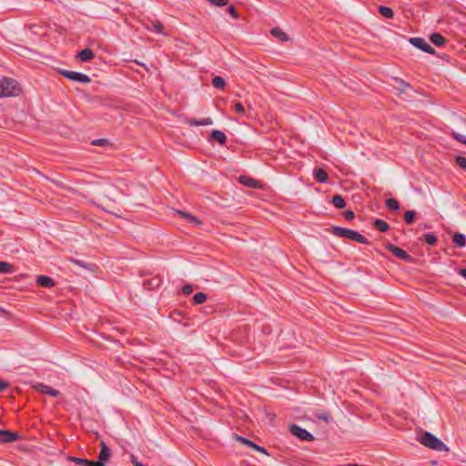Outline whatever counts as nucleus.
<instances>
[{
    "mask_svg": "<svg viewBox=\"0 0 466 466\" xmlns=\"http://www.w3.org/2000/svg\"><path fill=\"white\" fill-rule=\"evenodd\" d=\"M228 14L233 17V18H238V14L237 12V9L234 7V6H230L228 8Z\"/></svg>",
    "mask_w": 466,
    "mask_h": 466,
    "instance_id": "obj_39",
    "label": "nucleus"
},
{
    "mask_svg": "<svg viewBox=\"0 0 466 466\" xmlns=\"http://www.w3.org/2000/svg\"><path fill=\"white\" fill-rule=\"evenodd\" d=\"M314 177L320 183L326 182L328 179V175L326 171L322 168L315 169Z\"/></svg>",
    "mask_w": 466,
    "mask_h": 466,
    "instance_id": "obj_21",
    "label": "nucleus"
},
{
    "mask_svg": "<svg viewBox=\"0 0 466 466\" xmlns=\"http://www.w3.org/2000/svg\"><path fill=\"white\" fill-rule=\"evenodd\" d=\"M72 262H73V263H75V264H77V265H79V266H81V267H85V265H84L82 262L77 261V260H76V259H72Z\"/></svg>",
    "mask_w": 466,
    "mask_h": 466,
    "instance_id": "obj_46",
    "label": "nucleus"
},
{
    "mask_svg": "<svg viewBox=\"0 0 466 466\" xmlns=\"http://www.w3.org/2000/svg\"><path fill=\"white\" fill-rule=\"evenodd\" d=\"M331 202L338 208H343L346 206L345 200L340 195H335L332 197Z\"/></svg>",
    "mask_w": 466,
    "mask_h": 466,
    "instance_id": "obj_22",
    "label": "nucleus"
},
{
    "mask_svg": "<svg viewBox=\"0 0 466 466\" xmlns=\"http://www.w3.org/2000/svg\"><path fill=\"white\" fill-rule=\"evenodd\" d=\"M332 232L336 236L346 238L354 240L358 243H361V244L369 243V240L364 236H362L359 232L352 230V229L335 227L332 228Z\"/></svg>",
    "mask_w": 466,
    "mask_h": 466,
    "instance_id": "obj_3",
    "label": "nucleus"
},
{
    "mask_svg": "<svg viewBox=\"0 0 466 466\" xmlns=\"http://www.w3.org/2000/svg\"><path fill=\"white\" fill-rule=\"evenodd\" d=\"M379 12L381 15H383L386 18H391L393 16L392 9L387 6H380Z\"/></svg>",
    "mask_w": 466,
    "mask_h": 466,
    "instance_id": "obj_26",
    "label": "nucleus"
},
{
    "mask_svg": "<svg viewBox=\"0 0 466 466\" xmlns=\"http://www.w3.org/2000/svg\"><path fill=\"white\" fill-rule=\"evenodd\" d=\"M193 300L197 305L202 304L207 300V295L202 292L197 293L194 296Z\"/></svg>",
    "mask_w": 466,
    "mask_h": 466,
    "instance_id": "obj_30",
    "label": "nucleus"
},
{
    "mask_svg": "<svg viewBox=\"0 0 466 466\" xmlns=\"http://www.w3.org/2000/svg\"><path fill=\"white\" fill-rule=\"evenodd\" d=\"M36 283L44 288H51L55 285L54 280L51 278L45 275L37 277Z\"/></svg>",
    "mask_w": 466,
    "mask_h": 466,
    "instance_id": "obj_15",
    "label": "nucleus"
},
{
    "mask_svg": "<svg viewBox=\"0 0 466 466\" xmlns=\"http://www.w3.org/2000/svg\"><path fill=\"white\" fill-rule=\"evenodd\" d=\"M418 441L424 445L425 447L437 451H444L448 452L450 449L448 446L442 442L439 438H437L435 435L430 433V432H422L418 437Z\"/></svg>",
    "mask_w": 466,
    "mask_h": 466,
    "instance_id": "obj_1",
    "label": "nucleus"
},
{
    "mask_svg": "<svg viewBox=\"0 0 466 466\" xmlns=\"http://www.w3.org/2000/svg\"><path fill=\"white\" fill-rule=\"evenodd\" d=\"M344 218H345L347 220H351V219L354 218V213H353L351 210H347V211L344 213Z\"/></svg>",
    "mask_w": 466,
    "mask_h": 466,
    "instance_id": "obj_42",
    "label": "nucleus"
},
{
    "mask_svg": "<svg viewBox=\"0 0 466 466\" xmlns=\"http://www.w3.org/2000/svg\"><path fill=\"white\" fill-rule=\"evenodd\" d=\"M13 272V266L7 262L0 261V273L8 274Z\"/></svg>",
    "mask_w": 466,
    "mask_h": 466,
    "instance_id": "obj_27",
    "label": "nucleus"
},
{
    "mask_svg": "<svg viewBox=\"0 0 466 466\" xmlns=\"http://www.w3.org/2000/svg\"><path fill=\"white\" fill-rule=\"evenodd\" d=\"M208 1L216 5H218V6L226 5L228 2V0H208Z\"/></svg>",
    "mask_w": 466,
    "mask_h": 466,
    "instance_id": "obj_37",
    "label": "nucleus"
},
{
    "mask_svg": "<svg viewBox=\"0 0 466 466\" xmlns=\"http://www.w3.org/2000/svg\"><path fill=\"white\" fill-rule=\"evenodd\" d=\"M131 462L133 463L134 466H145L144 464H142L141 462H139L137 459L136 456L134 455H131Z\"/></svg>",
    "mask_w": 466,
    "mask_h": 466,
    "instance_id": "obj_43",
    "label": "nucleus"
},
{
    "mask_svg": "<svg viewBox=\"0 0 466 466\" xmlns=\"http://www.w3.org/2000/svg\"><path fill=\"white\" fill-rule=\"evenodd\" d=\"M456 163L463 169H466V158L463 157H457Z\"/></svg>",
    "mask_w": 466,
    "mask_h": 466,
    "instance_id": "obj_35",
    "label": "nucleus"
},
{
    "mask_svg": "<svg viewBox=\"0 0 466 466\" xmlns=\"http://www.w3.org/2000/svg\"><path fill=\"white\" fill-rule=\"evenodd\" d=\"M18 439V434L14 431L0 430V442L9 443Z\"/></svg>",
    "mask_w": 466,
    "mask_h": 466,
    "instance_id": "obj_10",
    "label": "nucleus"
},
{
    "mask_svg": "<svg viewBox=\"0 0 466 466\" xmlns=\"http://www.w3.org/2000/svg\"><path fill=\"white\" fill-rule=\"evenodd\" d=\"M410 88H411L410 86L408 83H406L405 81H403V80L399 81L398 89L400 90V93H404L408 89H410Z\"/></svg>",
    "mask_w": 466,
    "mask_h": 466,
    "instance_id": "obj_32",
    "label": "nucleus"
},
{
    "mask_svg": "<svg viewBox=\"0 0 466 466\" xmlns=\"http://www.w3.org/2000/svg\"><path fill=\"white\" fill-rule=\"evenodd\" d=\"M211 137L213 139L217 140L220 145L225 144L226 139H227L226 135L222 131H219V130L212 131Z\"/></svg>",
    "mask_w": 466,
    "mask_h": 466,
    "instance_id": "obj_20",
    "label": "nucleus"
},
{
    "mask_svg": "<svg viewBox=\"0 0 466 466\" xmlns=\"http://www.w3.org/2000/svg\"><path fill=\"white\" fill-rule=\"evenodd\" d=\"M374 227H375L378 230H380V231H381V232H385V231H387V230L389 229V228H390V227H389V225H388L385 221H383V220H381V219H377V220H375V221H374Z\"/></svg>",
    "mask_w": 466,
    "mask_h": 466,
    "instance_id": "obj_25",
    "label": "nucleus"
},
{
    "mask_svg": "<svg viewBox=\"0 0 466 466\" xmlns=\"http://www.w3.org/2000/svg\"><path fill=\"white\" fill-rule=\"evenodd\" d=\"M110 455H111V451H110L109 448L106 445V443L104 441H101L98 461H94V464H102V466H106V462L108 461Z\"/></svg>",
    "mask_w": 466,
    "mask_h": 466,
    "instance_id": "obj_7",
    "label": "nucleus"
},
{
    "mask_svg": "<svg viewBox=\"0 0 466 466\" xmlns=\"http://www.w3.org/2000/svg\"><path fill=\"white\" fill-rule=\"evenodd\" d=\"M235 107V110L239 113V114H244L245 110H244V106L241 103L239 102H237L234 106Z\"/></svg>",
    "mask_w": 466,
    "mask_h": 466,
    "instance_id": "obj_38",
    "label": "nucleus"
},
{
    "mask_svg": "<svg viewBox=\"0 0 466 466\" xmlns=\"http://www.w3.org/2000/svg\"><path fill=\"white\" fill-rule=\"evenodd\" d=\"M430 39L434 45H436L438 46H441L445 43L444 37L441 34H438V33L432 34L431 35Z\"/></svg>",
    "mask_w": 466,
    "mask_h": 466,
    "instance_id": "obj_23",
    "label": "nucleus"
},
{
    "mask_svg": "<svg viewBox=\"0 0 466 466\" xmlns=\"http://www.w3.org/2000/svg\"><path fill=\"white\" fill-rule=\"evenodd\" d=\"M182 291L188 295L190 294L192 291H193V289H192V286L190 285H185L183 288H182Z\"/></svg>",
    "mask_w": 466,
    "mask_h": 466,
    "instance_id": "obj_41",
    "label": "nucleus"
},
{
    "mask_svg": "<svg viewBox=\"0 0 466 466\" xmlns=\"http://www.w3.org/2000/svg\"><path fill=\"white\" fill-rule=\"evenodd\" d=\"M318 418L328 422L330 420V415L329 413H321L318 415Z\"/></svg>",
    "mask_w": 466,
    "mask_h": 466,
    "instance_id": "obj_40",
    "label": "nucleus"
},
{
    "mask_svg": "<svg viewBox=\"0 0 466 466\" xmlns=\"http://www.w3.org/2000/svg\"><path fill=\"white\" fill-rule=\"evenodd\" d=\"M238 181L245 185V186H248L249 187H254V188H257V187H260L261 185L260 183L258 181V180H255L251 177H246V176H240L238 177Z\"/></svg>",
    "mask_w": 466,
    "mask_h": 466,
    "instance_id": "obj_14",
    "label": "nucleus"
},
{
    "mask_svg": "<svg viewBox=\"0 0 466 466\" xmlns=\"http://www.w3.org/2000/svg\"><path fill=\"white\" fill-rule=\"evenodd\" d=\"M386 206L391 210H398L400 208L399 202L394 198H389L386 200Z\"/></svg>",
    "mask_w": 466,
    "mask_h": 466,
    "instance_id": "obj_29",
    "label": "nucleus"
},
{
    "mask_svg": "<svg viewBox=\"0 0 466 466\" xmlns=\"http://www.w3.org/2000/svg\"><path fill=\"white\" fill-rule=\"evenodd\" d=\"M290 431L293 435L303 441H310L314 439L311 433L297 425H292L290 427Z\"/></svg>",
    "mask_w": 466,
    "mask_h": 466,
    "instance_id": "obj_6",
    "label": "nucleus"
},
{
    "mask_svg": "<svg viewBox=\"0 0 466 466\" xmlns=\"http://www.w3.org/2000/svg\"><path fill=\"white\" fill-rule=\"evenodd\" d=\"M452 136L456 140L466 145V136L465 135L453 131Z\"/></svg>",
    "mask_w": 466,
    "mask_h": 466,
    "instance_id": "obj_34",
    "label": "nucleus"
},
{
    "mask_svg": "<svg viewBox=\"0 0 466 466\" xmlns=\"http://www.w3.org/2000/svg\"><path fill=\"white\" fill-rule=\"evenodd\" d=\"M386 248L388 250H390L392 254H394L396 257H398L403 260H407V261L411 260V257L406 251H404L403 249H401L392 244L387 245Z\"/></svg>",
    "mask_w": 466,
    "mask_h": 466,
    "instance_id": "obj_8",
    "label": "nucleus"
},
{
    "mask_svg": "<svg viewBox=\"0 0 466 466\" xmlns=\"http://www.w3.org/2000/svg\"><path fill=\"white\" fill-rule=\"evenodd\" d=\"M410 43L414 46L415 47L428 53V54H434L435 50L433 47H431L425 39L420 37H411L410 38Z\"/></svg>",
    "mask_w": 466,
    "mask_h": 466,
    "instance_id": "obj_4",
    "label": "nucleus"
},
{
    "mask_svg": "<svg viewBox=\"0 0 466 466\" xmlns=\"http://www.w3.org/2000/svg\"><path fill=\"white\" fill-rule=\"evenodd\" d=\"M176 213L182 218L186 219L188 223L192 224L193 226H200L202 222L200 219L195 216H193L190 213L181 211V210H176Z\"/></svg>",
    "mask_w": 466,
    "mask_h": 466,
    "instance_id": "obj_11",
    "label": "nucleus"
},
{
    "mask_svg": "<svg viewBox=\"0 0 466 466\" xmlns=\"http://www.w3.org/2000/svg\"><path fill=\"white\" fill-rule=\"evenodd\" d=\"M61 74L70 79V80H73V81H77V82H81V83H89L91 81L90 77L85 74H81V73H78V72H74V71H66V70H63L61 71Z\"/></svg>",
    "mask_w": 466,
    "mask_h": 466,
    "instance_id": "obj_5",
    "label": "nucleus"
},
{
    "mask_svg": "<svg viewBox=\"0 0 466 466\" xmlns=\"http://www.w3.org/2000/svg\"><path fill=\"white\" fill-rule=\"evenodd\" d=\"M147 28H148L149 30H154L155 32L159 33V34H163V35L165 34V32H164V26H163V25H162L160 22H158V21H153V22H151V27H150V26H148Z\"/></svg>",
    "mask_w": 466,
    "mask_h": 466,
    "instance_id": "obj_24",
    "label": "nucleus"
},
{
    "mask_svg": "<svg viewBox=\"0 0 466 466\" xmlns=\"http://www.w3.org/2000/svg\"><path fill=\"white\" fill-rule=\"evenodd\" d=\"M34 389L36 391H39V392L44 393V394L50 395L52 397H57L60 394L58 390H56L55 389H52L50 386L45 385L43 383H36V384H35L34 385Z\"/></svg>",
    "mask_w": 466,
    "mask_h": 466,
    "instance_id": "obj_9",
    "label": "nucleus"
},
{
    "mask_svg": "<svg viewBox=\"0 0 466 466\" xmlns=\"http://www.w3.org/2000/svg\"><path fill=\"white\" fill-rule=\"evenodd\" d=\"M70 461L81 466H102V464H94L92 461L77 457H70Z\"/></svg>",
    "mask_w": 466,
    "mask_h": 466,
    "instance_id": "obj_17",
    "label": "nucleus"
},
{
    "mask_svg": "<svg viewBox=\"0 0 466 466\" xmlns=\"http://www.w3.org/2000/svg\"><path fill=\"white\" fill-rule=\"evenodd\" d=\"M425 242L429 245H433L436 242V237L432 233H428L424 236Z\"/></svg>",
    "mask_w": 466,
    "mask_h": 466,
    "instance_id": "obj_33",
    "label": "nucleus"
},
{
    "mask_svg": "<svg viewBox=\"0 0 466 466\" xmlns=\"http://www.w3.org/2000/svg\"><path fill=\"white\" fill-rule=\"evenodd\" d=\"M452 241L455 245H457L460 248H462L466 245V238L461 233H455L452 236Z\"/></svg>",
    "mask_w": 466,
    "mask_h": 466,
    "instance_id": "obj_19",
    "label": "nucleus"
},
{
    "mask_svg": "<svg viewBox=\"0 0 466 466\" xmlns=\"http://www.w3.org/2000/svg\"><path fill=\"white\" fill-rule=\"evenodd\" d=\"M92 145L104 147V146L108 145V140L104 139V138L96 139V140H93Z\"/></svg>",
    "mask_w": 466,
    "mask_h": 466,
    "instance_id": "obj_36",
    "label": "nucleus"
},
{
    "mask_svg": "<svg viewBox=\"0 0 466 466\" xmlns=\"http://www.w3.org/2000/svg\"><path fill=\"white\" fill-rule=\"evenodd\" d=\"M8 386L9 384L6 381L0 380V391H4Z\"/></svg>",
    "mask_w": 466,
    "mask_h": 466,
    "instance_id": "obj_44",
    "label": "nucleus"
},
{
    "mask_svg": "<svg viewBox=\"0 0 466 466\" xmlns=\"http://www.w3.org/2000/svg\"><path fill=\"white\" fill-rule=\"evenodd\" d=\"M95 57L94 52L89 48H85L82 51L78 53L76 56V58L79 59L82 62H87L90 61Z\"/></svg>",
    "mask_w": 466,
    "mask_h": 466,
    "instance_id": "obj_13",
    "label": "nucleus"
},
{
    "mask_svg": "<svg viewBox=\"0 0 466 466\" xmlns=\"http://www.w3.org/2000/svg\"><path fill=\"white\" fill-rule=\"evenodd\" d=\"M271 35L274 37L280 40L281 42H288L289 40V35L284 31H282L280 28H278V27L273 28L271 30Z\"/></svg>",
    "mask_w": 466,
    "mask_h": 466,
    "instance_id": "obj_16",
    "label": "nucleus"
},
{
    "mask_svg": "<svg viewBox=\"0 0 466 466\" xmlns=\"http://www.w3.org/2000/svg\"><path fill=\"white\" fill-rule=\"evenodd\" d=\"M460 275L462 276L463 278H466V268L461 269Z\"/></svg>",
    "mask_w": 466,
    "mask_h": 466,
    "instance_id": "obj_45",
    "label": "nucleus"
},
{
    "mask_svg": "<svg viewBox=\"0 0 466 466\" xmlns=\"http://www.w3.org/2000/svg\"><path fill=\"white\" fill-rule=\"evenodd\" d=\"M20 92V88L12 78H3L0 80V98L5 96H15Z\"/></svg>",
    "mask_w": 466,
    "mask_h": 466,
    "instance_id": "obj_2",
    "label": "nucleus"
},
{
    "mask_svg": "<svg viewBox=\"0 0 466 466\" xmlns=\"http://www.w3.org/2000/svg\"><path fill=\"white\" fill-rule=\"evenodd\" d=\"M190 126H209L213 124L210 117L202 118L200 120L190 119L187 121Z\"/></svg>",
    "mask_w": 466,
    "mask_h": 466,
    "instance_id": "obj_18",
    "label": "nucleus"
},
{
    "mask_svg": "<svg viewBox=\"0 0 466 466\" xmlns=\"http://www.w3.org/2000/svg\"><path fill=\"white\" fill-rule=\"evenodd\" d=\"M415 215H416V213L414 211H412V210L406 211V213L404 215V220L408 224H410V223L413 222Z\"/></svg>",
    "mask_w": 466,
    "mask_h": 466,
    "instance_id": "obj_31",
    "label": "nucleus"
},
{
    "mask_svg": "<svg viewBox=\"0 0 466 466\" xmlns=\"http://www.w3.org/2000/svg\"><path fill=\"white\" fill-rule=\"evenodd\" d=\"M235 439L237 441H238L239 442H241L242 444L247 445V446L252 448L256 451L262 452V453L268 455L266 450L263 447H260V446L257 445L256 443L252 442L251 441H249V440H248V439H246L244 437L238 436V435H235Z\"/></svg>",
    "mask_w": 466,
    "mask_h": 466,
    "instance_id": "obj_12",
    "label": "nucleus"
},
{
    "mask_svg": "<svg viewBox=\"0 0 466 466\" xmlns=\"http://www.w3.org/2000/svg\"><path fill=\"white\" fill-rule=\"evenodd\" d=\"M1 311H2V312H5V309H2Z\"/></svg>",
    "mask_w": 466,
    "mask_h": 466,
    "instance_id": "obj_47",
    "label": "nucleus"
},
{
    "mask_svg": "<svg viewBox=\"0 0 466 466\" xmlns=\"http://www.w3.org/2000/svg\"><path fill=\"white\" fill-rule=\"evenodd\" d=\"M212 84L216 88L223 89L225 87V80L221 76H215Z\"/></svg>",
    "mask_w": 466,
    "mask_h": 466,
    "instance_id": "obj_28",
    "label": "nucleus"
}]
</instances>
